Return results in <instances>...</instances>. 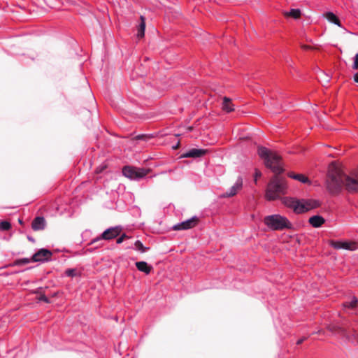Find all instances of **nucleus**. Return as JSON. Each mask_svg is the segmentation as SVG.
<instances>
[{
	"instance_id": "1",
	"label": "nucleus",
	"mask_w": 358,
	"mask_h": 358,
	"mask_svg": "<svg viewBox=\"0 0 358 358\" xmlns=\"http://www.w3.org/2000/svg\"><path fill=\"white\" fill-rule=\"evenodd\" d=\"M259 157L264 160L266 168L271 169L274 173L280 174L283 172L281 157L275 152L266 147L259 146L257 150Z\"/></svg>"
},
{
	"instance_id": "2",
	"label": "nucleus",
	"mask_w": 358,
	"mask_h": 358,
	"mask_svg": "<svg viewBox=\"0 0 358 358\" xmlns=\"http://www.w3.org/2000/svg\"><path fill=\"white\" fill-rule=\"evenodd\" d=\"M264 222L272 231H283L292 229L293 227L292 222L285 216L280 214L266 216Z\"/></svg>"
},
{
	"instance_id": "3",
	"label": "nucleus",
	"mask_w": 358,
	"mask_h": 358,
	"mask_svg": "<svg viewBox=\"0 0 358 358\" xmlns=\"http://www.w3.org/2000/svg\"><path fill=\"white\" fill-rule=\"evenodd\" d=\"M287 184L282 179L275 178L268 182L266 198L268 201H274L279 198L280 194H285Z\"/></svg>"
},
{
	"instance_id": "4",
	"label": "nucleus",
	"mask_w": 358,
	"mask_h": 358,
	"mask_svg": "<svg viewBox=\"0 0 358 358\" xmlns=\"http://www.w3.org/2000/svg\"><path fill=\"white\" fill-rule=\"evenodd\" d=\"M327 189L332 194H337L342 190L344 185V177L342 176L341 171L334 167L333 170L328 172Z\"/></svg>"
},
{
	"instance_id": "5",
	"label": "nucleus",
	"mask_w": 358,
	"mask_h": 358,
	"mask_svg": "<svg viewBox=\"0 0 358 358\" xmlns=\"http://www.w3.org/2000/svg\"><path fill=\"white\" fill-rule=\"evenodd\" d=\"M122 231V227L120 225L109 227L106 229L105 231H103L100 236L93 238L89 243V245H92L99 243V244L95 247V248H99L103 245L102 243H99L100 241L103 240L110 241L114 239L120 235Z\"/></svg>"
},
{
	"instance_id": "6",
	"label": "nucleus",
	"mask_w": 358,
	"mask_h": 358,
	"mask_svg": "<svg viewBox=\"0 0 358 358\" xmlns=\"http://www.w3.org/2000/svg\"><path fill=\"white\" fill-rule=\"evenodd\" d=\"M150 171L149 169L125 166L122 169V174L124 176L131 180H140L146 176Z\"/></svg>"
},
{
	"instance_id": "7",
	"label": "nucleus",
	"mask_w": 358,
	"mask_h": 358,
	"mask_svg": "<svg viewBox=\"0 0 358 358\" xmlns=\"http://www.w3.org/2000/svg\"><path fill=\"white\" fill-rule=\"evenodd\" d=\"M285 204L292 208L296 213H303L310 209L309 204L307 202H303L300 200L293 198L287 199Z\"/></svg>"
},
{
	"instance_id": "8",
	"label": "nucleus",
	"mask_w": 358,
	"mask_h": 358,
	"mask_svg": "<svg viewBox=\"0 0 358 358\" xmlns=\"http://www.w3.org/2000/svg\"><path fill=\"white\" fill-rule=\"evenodd\" d=\"M344 185L350 192H358V169L350 176H344Z\"/></svg>"
},
{
	"instance_id": "9",
	"label": "nucleus",
	"mask_w": 358,
	"mask_h": 358,
	"mask_svg": "<svg viewBox=\"0 0 358 358\" xmlns=\"http://www.w3.org/2000/svg\"><path fill=\"white\" fill-rule=\"evenodd\" d=\"M52 255V252L46 248H41L38 250L32 256L33 262H47L51 261V257Z\"/></svg>"
},
{
	"instance_id": "10",
	"label": "nucleus",
	"mask_w": 358,
	"mask_h": 358,
	"mask_svg": "<svg viewBox=\"0 0 358 358\" xmlns=\"http://www.w3.org/2000/svg\"><path fill=\"white\" fill-rule=\"evenodd\" d=\"M329 245L336 250L344 249L354 251L357 249V244L350 241H329Z\"/></svg>"
},
{
	"instance_id": "11",
	"label": "nucleus",
	"mask_w": 358,
	"mask_h": 358,
	"mask_svg": "<svg viewBox=\"0 0 358 358\" xmlns=\"http://www.w3.org/2000/svg\"><path fill=\"white\" fill-rule=\"evenodd\" d=\"M198 220H199L196 216H193L192 217H191L185 221H183L180 223H178L177 224H175L173 227V229L174 230L189 229H192V227H194L196 224Z\"/></svg>"
},
{
	"instance_id": "12",
	"label": "nucleus",
	"mask_w": 358,
	"mask_h": 358,
	"mask_svg": "<svg viewBox=\"0 0 358 358\" xmlns=\"http://www.w3.org/2000/svg\"><path fill=\"white\" fill-rule=\"evenodd\" d=\"M208 152V150L206 149H197V148H192L183 153L181 154V158H199L205 155Z\"/></svg>"
},
{
	"instance_id": "13",
	"label": "nucleus",
	"mask_w": 358,
	"mask_h": 358,
	"mask_svg": "<svg viewBox=\"0 0 358 358\" xmlns=\"http://www.w3.org/2000/svg\"><path fill=\"white\" fill-rule=\"evenodd\" d=\"M242 186L243 178L241 176H238L234 185L226 192L227 196L231 197L236 195L237 192L242 188Z\"/></svg>"
},
{
	"instance_id": "14",
	"label": "nucleus",
	"mask_w": 358,
	"mask_h": 358,
	"mask_svg": "<svg viewBox=\"0 0 358 358\" xmlns=\"http://www.w3.org/2000/svg\"><path fill=\"white\" fill-rule=\"evenodd\" d=\"M45 218L41 216H38L33 220L31 227L34 231L43 230L45 227Z\"/></svg>"
},
{
	"instance_id": "15",
	"label": "nucleus",
	"mask_w": 358,
	"mask_h": 358,
	"mask_svg": "<svg viewBox=\"0 0 358 358\" xmlns=\"http://www.w3.org/2000/svg\"><path fill=\"white\" fill-rule=\"evenodd\" d=\"M308 222L313 227L318 228L325 222V220L322 216L317 215L310 217Z\"/></svg>"
},
{
	"instance_id": "16",
	"label": "nucleus",
	"mask_w": 358,
	"mask_h": 358,
	"mask_svg": "<svg viewBox=\"0 0 358 358\" xmlns=\"http://www.w3.org/2000/svg\"><path fill=\"white\" fill-rule=\"evenodd\" d=\"M135 265L139 271L145 273V274H149L152 269V266L144 261L136 262Z\"/></svg>"
},
{
	"instance_id": "17",
	"label": "nucleus",
	"mask_w": 358,
	"mask_h": 358,
	"mask_svg": "<svg viewBox=\"0 0 358 358\" xmlns=\"http://www.w3.org/2000/svg\"><path fill=\"white\" fill-rule=\"evenodd\" d=\"M288 176L292 179L298 180L302 183L306 184L310 183V181L306 176L301 173H294L293 172H289L288 173Z\"/></svg>"
},
{
	"instance_id": "18",
	"label": "nucleus",
	"mask_w": 358,
	"mask_h": 358,
	"mask_svg": "<svg viewBox=\"0 0 358 358\" xmlns=\"http://www.w3.org/2000/svg\"><path fill=\"white\" fill-rule=\"evenodd\" d=\"M141 22L139 23L138 27H137V36L138 38H142L145 35V19L143 16L140 17Z\"/></svg>"
},
{
	"instance_id": "19",
	"label": "nucleus",
	"mask_w": 358,
	"mask_h": 358,
	"mask_svg": "<svg viewBox=\"0 0 358 358\" xmlns=\"http://www.w3.org/2000/svg\"><path fill=\"white\" fill-rule=\"evenodd\" d=\"M358 303V299L355 296H353L350 301H345L343 303V307L346 309H354L357 307Z\"/></svg>"
},
{
	"instance_id": "20",
	"label": "nucleus",
	"mask_w": 358,
	"mask_h": 358,
	"mask_svg": "<svg viewBox=\"0 0 358 358\" xmlns=\"http://www.w3.org/2000/svg\"><path fill=\"white\" fill-rule=\"evenodd\" d=\"M325 17L327 20L334 24L341 27L340 20L338 17L332 12H327L325 14Z\"/></svg>"
},
{
	"instance_id": "21",
	"label": "nucleus",
	"mask_w": 358,
	"mask_h": 358,
	"mask_svg": "<svg viewBox=\"0 0 358 358\" xmlns=\"http://www.w3.org/2000/svg\"><path fill=\"white\" fill-rule=\"evenodd\" d=\"M222 109L227 113L233 111L234 109L233 108V104L231 102V99L228 97H224L222 102Z\"/></svg>"
},
{
	"instance_id": "22",
	"label": "nucleus",
	"mask_w": 358,
	"mask_h": 358,
	"mask_svg": "<svg viewBox=\"0 0 358 358\" xmlns=\"http://www.w3.org/2000/svg\"><path fill=\"white\" fill-rule=\"evenodd\" d=\"M134 249L141 253H145L150 250V248L144 246L141 241L137 240L134 243Z\"/></svg>"
},
{
	"instance_id": "23",
	"label": "nucleus",
	"mask_w": 358,
	"mask_h": 358,
	"mask_svg": "<svg viewBox=\"0 0 358 358\" xmlns=\"http://www.w3.org/2000/svg\"><path fill=\"white\" fill-rule=\"evenodd\" d=\"M30 262H32V257L31 258H21V259H16L13 264L15 266H22V265H24V264H29Z\"/></svg>"
},
{
	"instance_id": "24",
	"label": "nucleus",
	"mask_w": 358,
	"mask_h": 358,
	"mask_svg": "<svg viewBox=\"0 0 358 358\" xmlns=\"http://www.w3.org/2000/svg\"><path fill=\"white\" fill-rule=\"evenodd\" d=\"M287 15L294 19H298L301 16V10L299 9L292 8L287 13Z\"/></svg>"
},
{
	"instance_id": "25",
	"label": "nucleus",
	"mask_w": 358,
	"mask_h": 358,
	"mask_svg": "<svg viewBox=\"0 0 358 358\" xmlns=\"http://www.w3.org/2000/svg\"><path fill=\"white\" fill-rule=\"evenodd\" d=\"M11 228V224L8 221H1L0 222V230L8 231Z\"/></svg>"
},
{
	"instance_id": "26",
	"label": "nucleus",
	"mask_w": 358,
	"mask_h": 358,
	"mask_svg": "<svg viewBox=\"0 0 358 358\" xmlns=\"http://www.w3.org/2000/svg\"><path fill=\"white\" fill-rule=\"evenodd\" d=\"M353 338V341L358 344V331L352 329L349 333H345Z\"/></svg>"
},
{
	"instance_id": "27",
	"label": "nucleus",
	"mask_w": 358,
	"mask_h": 358,
	"mask_svg": "<svg viewBox=\"0 0 358 358\" xmlns=\"http://www.w3.org/2000/svg\"><path fill=\"white\" fill-rule=\"evenodd\" d=\"M65 275L68 277L73 278L77 275V271L76 268H68L65 271Z\"/></svg>"
},
{
	"instance_id": "28",
	"label": "nucleus",
	"mask_w": 358,
	"mask_h": 358,
	"mask_svg": "<svg viewBox=\"0 0 358 358\" xmlns=\"http://www.w3.org/2000/svg\"><path fill=\"white\" fill-rule=\"evenodd\" d=\"M262 176V173L258 169H255V175H254V180L255 182L257 183V179Z\"/></svg>"
},
{
	"instance_id": "29",
	"label": "nucleus",
	"mask_w": 358,
	"mask_h": 358,
	"mask_svg": "<svg viewBox=\"0 0 358 358\" xmlns=\"http://www.w3.org/2000/svg\"><path fill=\"white\" fill-rule=\"evenodd\" d=\"M352 69H358V53L355 55L354 57V62L352 64Z\"/></svg>"
},
{
	"instance_id": "30",
	"label": "nucleus",
	"mask_w": 358,
	"mask_h": 358,
	"mask_svg": "<svg viewBox=\"0 0 358 358\" xmlns=\"http://www.w3.org/2000/svg\"><path fill=\"white\" fill-rule=\"evenodd\" d=\"M38 300L42 301L47 303H48L50 302V299L45 294H41L40 296V297L38 298Z\"/></svg>"
},
{
	"instance_id": "31",
	"label": "nucleus",
	"mask_w": 358,
	"mask_h": 358,
	"mask_svg": "<svg viewBox=\"0 0 358 358\" xmlns=\"http://www.w3.org/2000/svg\"><path fill=\"white\" fill-rule=\"evenodd\" d=\"M116 240L117 244H121L124 241L122 237H120L118 236Z\"/></svg>"
},
{
	"instance_id": "32",
	"label": "nucleus",
	"mask_w": 358,
	"mask_h": 358,
	"mask_svg": "<svg viewBox=\"0 0 358 358\" xmlns=\"http://www.w3.org/2000/svg\"><path fill=\"white\" fill-rule=\"evenodd\" d=\"M305 339H306V338H302L299 339L296 341V344L297 345H301L305 341Z\"/></svg>"
},
{
	"instance_id": "33",
	"label": "nucleus",
	"mask_w": 358,
	"mask_h": 358,
	"mask_svg": "<svg viewBox=\"0 0 358 358\" xmlns=\"http://www.w3.org/2000/svg\"><path fill=\"white\" fill-rule=\"evenodd\" d=\"M355 82L358 83V73H355L353 76Z\"/></svg>"
},
{
	"instance_id": "34",
	"label": "nucleus",
	"mask_w": 358,
	"mask_h": 358,
	"mask_svg": "<svg viewBox=\"0 0 358 358\" xmlns=\"http://www.w3.org/2000/svg\"><path fill=\"white\" fill-rule=\"evenodd\" d=\"M120 237H122L123 240L124 241L126 238H129V236L126 234H122Z\"/></svg>"
},
{
	"instance_id": "35",
	"label": "nucleus",
	"mask_w": 358,
	"mask_h": 358,
	"mask_svg": "<svg viewBox=\"0 0 358 358\" xmlns=\"http://www.w3.org/2000/svg\"><path fill=\"white\" fill-rule=\"evenodd\" d=\"M27 238H28V240H29V241H31V242H32V243H34V241H35L34 238L33 237H31V236H27Z\"/></svg>"
},
{
	"instance_id": "36",
	"label": "nucleus",
	"mask_w": 358,
	"mask_h": 358,
	"mask_svg": "<svg viewBox=\"0 0 358 358\" xmlns=\"http://www.w3.org/2000/svg\"><path fill=\"white\" fill-rule=\"evenodd\" d=\"M143 135H139V136H137V138L138 139H141V138H143Z\"/></svg>"
},
{
	"instance_id": "37",
	"label": "nucleus",
	"mask_w": 358,
	"mask_h": 358,
	"mask_svg": "<svg viewBox=\"0 0 358 358\" xmlns=\"http://www.w3.org/2000/svg\"><path fill=\"white\" fill-rule=\"evenodd\" d=\"M178 146H179V143H178V144H177V145H175V146H173V148L174 149H176V148H178Z\"/></svg>"
},
{
	"instance_id": "38",
	"label": "nucleus",
	"mask_w": 358,
	"mask_h": 358,
	"mask_svg": "<svg viewBox=\"0 0 358 358\" xmlns=\"http://www.w3.org/2000/svg\"><path fill=\"white\" fill-rule=\"evenodd\" d=\"M87 250L90 251V252H92L93 251L92 249H88Z\"/></svg>"
},
{
	"instance_id": "39",
	"label": "nucleus",
	"mask_w": 358,
	"mask_h": 358,
	"mask_svg": "<svg viewBox=\"0 0 358 358\" xmlns=\"http://www.w3.org/2000/svg\"><path fill=\"white\" fill-rule=\"evenodd\" d=\"M19 222H20V224H22V221L20 219V220H19Z\"/></svg>"
}]
</instances>
